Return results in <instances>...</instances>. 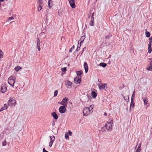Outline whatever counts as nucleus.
<instances>
[{"mask_svg": "<svg viewBox=\"0 0 152 152\" xmlns=\"http://www.w3.org/2000/svg\"><path fill=\"white\" fill-rule=\"evenodd\" d=\"M93 108V106L92 105H90V107H84L83 109V115L85 116H88L91 113L93 112L92 110Z\"/></svg>", "mask_w": 152, "mask_h": 152, "instance_id": "obj_1", "label": "nucleus"}, {"mask_svg": "<svg viewBox=\"0 0 152 152\" xmlns=\"http://www.w3.org/2000/svg\"><path fill=\"white\" fill-rule=\"evenodd\" d=\"M113 121L111 120L109 121H108L106 123V125L103 126L102 129V131L103 132L105 131V129L106 128L107 130L108 131L113 126Z\"/></svg>", "mask_w": 152, "mask_h": 152, "instance_id": "obj_2", "label": "nucleus"}, {"mask_svg": "<svg viewBox=\"0 0 152 152\" xmlns=\"http://www.w3.org/2000/svg\"><path fill=\"white\" fill-rule=\"evenodd\" d=\"M16 78L15 77L10 76L9 77L8 79V83L12 87H13L14 86V84L15 83V80Z\"/></svg>", "mask_w": 152, "mask_h": 152, "instance_id": "obj_3", "label": "nucleus"}, {"mask_svg": "<svg viewBox=\"0 0 152 152\" xmlns=\"http://www.w3.org/2000/svg\"><path fill=\"white\" fill-rule=\"evenodd\" d=\"M8 105L10 106H14L16 104L15 99L13 98H10L8 102Z\"/></svg>", "mask_w": 152, "mask_h": 152, "instance_id": "obj_4", "label": "nucleus"}, {"mask_svg": "<svg viewBox=\"0 0 152 152\" xmlns=\"http://www.w3.org/2000/svg\"><path fill=\"white\" fill-rule=\"evenodd\" d=\"M49 137L50 139V141L49 143V145L50 147L52 146L55 140V137L54 136H50Z\"/></svg>", "mask_w": 152, "mask_h": 152, "instance_id": "obj_5", "label": "nucleus"}, {"mask_svg": "<svg viewBox=\"0 0 152 152\" xmlns=\"http://www.w3.org/2000/svg\"><path fill=\"white\" fill-rule=\"evenodd\" d=\"M7 86L6 84H2L1 88V91L2 93L5 92L7 90Z\"/></svg>", "mask_w": 152, "mask_h": 152, "instance_id": "obj_6", "label": "nucleus"}, {"mask_svg": "<svg viewBox=\"0 0 152 152\" xmlns=\"http://www.w3.org/2000/svg\"><path fill=\"white\" fill-rule=\"evenodd\" d=\"M66 108L65 106H61L59 108V111L61 113H63L65 112Z\"/></svg>", "mask_w": 152, "mask_h": 152, "instance_id": "obj_7", "label": "nucleus"}, {"mask_svg": "<svg viewBox=\"0 0 152 152\" xmlns=\"http://www.w3.org/2000/svg\"><path fill=\"white\" fill-rule=\"evenodd\" d=\"M68 1L71 7L72 8H75L76 5L75 3V0H68Z\"/></svg>", "mask_w": 152, "mask_h": 152, "instance_id": "obj_8", "label": "nucleus"}, {"mask_svg": "<svg viewBox=\"0 0 152 152\" xmlns=\"http://www.w3.org/2000/svg\"><path fill=\"white\" fill-rule=\"evenodd\" d=\"M81 77L80 76H77L74 79V82L76 84H79L80 83Z\"/></svg>", "mask_w": 152, "mask_h": 152, "instance_id": "obj_9", "label": "nucleus"}, {"mask_svg": "<svg viewBox=\"0 0 152 152\" xmlns=\"http://www.w3.org/2000/svg\"><path fill=\"white\" fill-rule=\"evenodd\" d=\"M65 84L67 88H72V83L71 82L67 81L66 82Z\"/></svg>", "mask_w": 152, "mask_h": 152, "instance_id": "obj_10", "label": "nucleus"}, {"mask_svg": "<svg viewBox=\"0 0 152 152\" xmlns=\"http://www.w3.org/2000/svg\"><path fill=\"white\" fill-rule=\"evenodd\" d=\"M107 85L106 84L104 83L102 84H99L98 86L100 89H104Z\"/></svg>", "mask_w": 152, "mask_h": 152, "instance_id": "obj_11", "label": "nucleus"}, {"mask_svg": "<svg viewBox=\"0 0 152 152\" xmlns=\"http://www.w3.org/2000/svg\"><path fill=\"white\" fill-rule=\"evenodd\" d=\"M84 67L85 70V72L86 73L88 71V65L87 63L86 62H85L84 63Z\"/></svg>", "mask_w": 152, "mask_h": 152, "instance_id": "obj_12", "label": "nucleus"}, {"mask_svg": "<svg viewBox=\"0 0 152 152\" xmlns=\"http://www.w3.org/2000/svg\"><path fill=\"white\" fill-rule=\"evenodd\" d=\"M85 36L84 35L81 37L80 40H79L78 43V47L79 45V43H81L83 42L84 39L85 38Z\"/></svg>", "mask_w": 152, "mask_h": 152, "instance_id": "obj_13", "label": "nucleus"}, {"mask_svg": "<svg viewBox=\"0 0 152 152\" xmlns=\"http://www.w3.org/2000/svg\"><path fill=\"white\" fill-rule=\"evenodd\" d=\"M51 115L53 116V118L56 120H57L58 119V116L56 114V113L55 112H53L51 113Z\"/></svg>", "mask_w": 152, "mask_h": 152, "instance_id": "obj_14", "label": "nucleus"}, {"mask_svg": "<svg viewBox=\"0 0 152 152\" xmlns=\"http://www.w3.org/2000/svg\"><path fill=\"white\" fill-rule=\"evenodd\" d=\"M53 1H48V7L49 9L51 8L53 6Z\"/></svg>", "mask_w": 152, "mask_h": 152, "instance_id": "obj_15", "label": "nucleus"}, {"mask_svg": "<svg viewBox=\"0 0 152 152\" xmlns=\"http://www.w3.org/2000/svg\"><path fill=\"white\" fill-rule=\"evenodd\" d=\"M134 103L133 99L132 98H131V102L130 103V108H131V107H133L134 106Z\"/></svg>", "mask_w": 152, "mask_h": 152, "instance_id": "obj_16", "label": "nucleus"}, {"mask_svg": "<svg viewBox=\"0 0 152 152\" xmlns=\"http://www.w3.org/2000/svg\"><path fill=\"white\" fill-rule=\"evenodd\" d=\"M8 108L7 105L6 104H4V106L2 107L0 111H3Z\"/></svg>", "mask_w": 152, "mask_h": 152, "instance_id": "obj_17", "label": "nucleus"}, {"mask_svg": "<svg viewBox=\"0 0 152 152\" xmlns=\"http://www.w3.org/2000/svg\"><path fill=\"white\" fill-rule=\"evenodd\" d=\"M43 4H38V6L37 7L38 11H39L42 9V7H43Z\"/></svg>", "mask_w": 152, "mask_h": 152, "instance_id": "obj_18", "label": "nucleus"}, {"mask_svg": "<svg viewBox=\"0 0 152 152\" xmlns=\"http://www.w3.org/2000/svg\"><path fill=\"white\" fill-rule=\"evenodd\" d=\"M91 95L93 97L95 98L97 96V94L95 91H93L92 92Z\"/></svg>", "mask_w": 152, "mask_h": 152, "instance_id": "obj_19", "label": "nucleus"}, {"mask_svg": "<svg viewBox=\"0 0 152 152\" xmlns=\"http://www.w3.org/2000/svg\"><path fill=\"white\" fill-rule=\"evenodd\" d=\"M22 68L20 66H18L15 68V69L16 71H19L20 69H21Z\"/></svg>", "mask_w": 152, "mask_h": 152, "instance_id": "obj_20", "label": "nucleus"}, {"mask_svg": "<svg viewBox=\"0 0 152 152\" xmlns=\"http://www.w3.org/2000/svg\"><path fill=\"white\" fill-rule=\"evenodd\" d=\"M99 65L101 66H102L104 68L106 67L107 64L104 63H101L99 64Z\"/></svg>", "mask_w": 152, "mask_h": 152, "instance_id": "obj_21", "label": "nucleus"}, {"mask_svg": "<svg viewBox=\"0 0 152 152\" xmlns=\"http://www.w3.org/2000/svg\"><path fill=\"white\" fill-rule=\"evenodd\" d=\"M146 37H149L150 36V33L147 31L146 30L145 31V32Z\"/></svg>", "mask_w": 152, "mask_h": 152, "instance_id": "obj_22", "label": "nucleus"}, {"mask_svg": "<svg viewBox=\"0 0 152 152\" xmlns=\"http://www.w3.org/2000/svg\"><path fill=\"white\" fill-rule=\"evenodd\" d=\"M140 147H141V145L140 144L138 146L135 152H140V151H141Z\"/></svg>", "mask_w": 152, "mask_h": 152, "instance_id": "obj_23", "label": "nucleus"}, {"mask_svg": "<svg viewBox=\"0 0 152 152\" xmlns=\"http://www.w3.org/2000/svg\"><path fill=\"white\" fill-rule=\"evenodd\" d=\"M76 74L77 76H80L82 75V72L81 71H77L76 72Z\"/></svg>", "mask_w": 152, "mask_h": 152, "instance_id": "obj_24", "label": "nucleus"}, {"mask_svg": "<svg viewBox=\"0 0 152 152\" xmlns=\"http://www.w3.org/2000/svg\"><path fill=\"white\" fill-rule=\"evenodd\" d=\"M68 99L66 97H65L63 99L62 101H64V102H65V103L66 104L67 102L68 101Z\"/></svg>", "mask_w": 152, "mask_h": 152, "instance_id": "obj_25", "label": "nucleus"}, {"mask_svg": "<svg viewBox=\"0 0 152 152\" xmlns=\"http://www.w3.org/2000/svg\"><path fill=\"white\" fill-rule=\"evenodd\" d=\"M146 69L150 71H152V66L150 65Z\"/></svg>", "mask_w": 152, "mask_h": 152, "instance_id": "obj_26", "label": "nucleus"}, {"mask_svg": "<svg viewBox=\"0 0 152 152\" xmlns=\"http://www.w3.org/2000/svg\"><path fill=\"white\" fill-rule=\"evenodd\" d=\"M3 57V53L2 50L0 49V58H2Z\"/></svg>", "mask_w": 152, "mask_h": 152, "instance_id": "obj_27", "label": "nucleus"}, {"mask_svg": "<svg viewBox=\"0 0 152 152\" xmlns=\"http://www.w3.org/2000/svg\"><path fill=\"white\" fill-rule=\"evenodd\" d=\"M143 102H144V103L145 105L147 104L148 102V101L147 99H143Z\"/></svg>", "mask_w": 152, "mask_h": 152, "instance_id": "obj_28", "label": "nucleus"}, {"mask_svg": "<svg viewBox=\"0 0 152 152\" xmlns=\"http://www.w3.org/2000/svg\"><path fill=\"white\" fill-rule=\"evenodd\" d=\"M7 141L6 139H5L4 141L2 142V145L3 146H5L6 145Z\"/></svg>", "mask_w": 152, "mask_h": 152, "instance_id": "obj_29", "label": "nucleus"}, {"mask_svg": "<svg viewBox=\"0 0 152 152\" xmlns=\"http://www.w3.org/2000/svg\"><path fill=\"white\" fill-rule=\"evenodd\" d=\"M58 103L60 104H61L63 105V106H65V105L66 104H66L65 103V102H64L62 100V101L61 102H58Z\"/></svg>", "mask_w": 152, "mask_h": 152, "instance_id": "obj_30", "label": "nucleus"}, {"mask_svg": "<svg viewBox=\"0 0 152 152\" xmlns=\"http://www.w3.org/2000/svg\"><path fill=\"white\" fill-rule=\"evenodd\" d=\"M38 3L40 4H43V0H38Z\"/></svg>", "mask_w": 152, "mask_h": 152, "instance_id": "obj_31", "label": "nucleus"}, {"mask_svg": "<svg viewBox=\"0 0 152 152\" xmlns=\"http://www.w3.org/2000/svg\"><path fill=\"white\" fill-rule=\"evenodd\" d=\"M152 51V49L151 47H148V53H151Z\"/></svg>", "mask_w": 152, "mask_h": 152, "instance_id": "obj_32", "label": "nucleus"}, {"mask_svg": "<svg viewBox=\"0 0 152 152\" xmlns=\"http://www.w3.org/2000/svg\"><path fill=\"white\" fill-rule=\"evenodd\" d=\"M58 91L57 90H56L54 93V96L55 97L57 96L58 94Z\"/></svg>", "mask_w": 152, "mask_h": 152, "instance_id": "obj_33", "label": "nucleus"}, {"mask_svg": "<svg viewBox=\"0 0 152 152\" xmlns=\"http://www.w3.org/2000/svg\"><path fill=\"white\" fill-rule=\"evenodd\" d=\"M14 17H13L12 16L11 17H9V18L7 20V21L8 22H9V21H10V20H11L13 19H14Z\"/></svg>", "mask_w": 152, "mask_h": 152, "instance_id": "obj_34", "label": "nucleus"}, {"mask_svg": "<svg viewBox=\"0 0 152 152\" xmlns=\"http://www.w3.org/2000/svg\"><path fill=\"white\" fill-rule=\"evenodd\" d=\"M94 21H91L89 23V25L90 26H93L94 25Z\"/></svg>", "mask_w": 152, "mask_h": 152, "instance_id": "obj_35", "label": "nucleus"}, {"mask_svg": "<svg viewBox=\"0 0 152 152\" xmlns=\"http://www.w3.org/2000/svg\"><path fill=\"white\" fill-rule=\"evenodd\" d=\"M66 67H64L61 68V70L63 72L66 71Z\"/></svg>", "mask_w": 152, "mask_h": 152, "instance_id": "obj_36", "label": "nucleus"}, {"mask_svg": "<svg viewBox=\"0 0 152 152\" xmlns=\"http://www.w3.org/2000/svg\"><path fill=\"white\" fill-rule=\"evenodd\" d=\"M68 134L67 133H66L65 134V137L66 139L69 137Z\"/></svg>", "mask_w": 152, "mask_h": 152, "instance_id": "obj_37", "label": "nucleus"}, {"mask_svg": "<svg viewBox=\"0 0 152 152\" xmlns=\"http://www.w3.org/2000/svg\"><path fill=\"white\" fill-rule=\"evenodd\" d=\"M149 42H152V36L149 38Z\"/></svg>", "mask_w": 152, "mask_h": 152, "instance_id": "obj_38", "label": "nucleus"}, {"mask_svg": "<svg viewBox=\"0 0 152 152\" xmlns=\"http://www.w3.org/2000/svg\"><path fill=\"white\" fill-rule=\"evenodd\" d=\"M111 36H112V35L111 34V35L106 36L105 37V38L106 39H109L110 38V37Z\"/></svg>", "mask_w": 152, "mask_h": 152, "instance_id": "obj_39", "label": "nucleus"}, {"mask_svg": "<svg viewBox=\"0 0 152 152\" xmlns=\"http://www.w3.org/2000/svg\"><path fill=\"white\" fill-rule=\"evenodd\" d=\"M68 132H69L68 135H69V136H71L72 134V132L69 130L68 131Z\"/></svg>", "mask_w": 152, "mask_h": 152, "instance_id": "obj_40", "label": "nucleus"}, {"mask_svg": "<svg viewBox=\"0 0 152 152\" xmlns=\"http://www.w3.org/2000/svg\"><path fill=\"white\" fill-rule=\"evenodd\" d=\"M37 43H40V40L39 38H37Z\"/></svg>", "mask_w": 152, "mask_h": 152, "instance_id": "obj_41", "label": "nucleus"}, {"mask_svg": "<svg viewBox=\"0 0 152 152\" xmlns=\"http://www.w3.org/2000/svg\"><path fill=\"white\" fill-rule=\"evenodd\" d=\"M43 152H49L45 149V148H43Z\"/></svg>", "mask_w": 152, "mask_h": 152, "instance_id": "obj_42", "label": "nucleus"}, {"mask_svg": "<svg viewBox=\"0 0 152 152\" xmlns=\"http://www.w3.org/2000/svg\"><path fill=\"white\" fill-rule=\"evenodd\" d=\"M94 17H91V21H94Z\"/></svg>", "mask_w": 152, "mask_h": 152, "instance_id": "obj_43", "label": "nucleus"}, {"mask_svg": "<svg viewBox=\"0 0 152 152\" xmlns=\"http://www.w3.org/2000/svg\"><path fill=\"white\" fill-rule=\"evenodd\" d=\"M151 43L149 42V44H148V47H151Z\"/></svg>", "mask_w": 152, "mask_h": 152, "instance_id": "obj_44", "label": "nucleus"}, {"mask_svg": "<svg viewBox=\"0 0 152 152\" xmlns=\"http://www.w3.org/2000/svg\"><path fill=\"white\" fill-rule=\"evenodd\" d=\"M134 96V93H133V94H132L131 98H132L133 99V96Z\"/></svg>", "mask_w": 152, "mask_h": 152, "instance_id": "obj_45", "label": "nucleus"}, {"mask_svg": "<svg viewBox=\"0 0 152 152\" xmlns=\"http://www.w3.org/2000/svg\"><path fill=\"white\" fill-rule=\"evenodd\" d=\"M37 48H38V50L39 51H40V46H39V47H37Z\"/></svg>", "mask_w": 152, "mask_h": 152, "instance_id": "obj_46", "label": "nucleus"}, {"mask_svg": "<svg viewBox=\"0 0 152 152\" xmlns=\"http://www.w3.org/2000/svg\"><path fill=\"white\" fill-rule=\"evenodd\" d=\"M40 46V43H37V47Z\"/></svg>", "mask_w": 152, "mask_h": 152, "instance_id": "obj_47", "label": "nucleus"}, {"mask_svg": "<svg viewBox=\"0 0 152 152\" xmlns=\"http://www.w3.org/2000/svg\"><path fill=\"white\" fill-rule=\"evenodd\" d=\"M94 12H93V13L92 14V15H91V17H94Z\"/></svg>", "mask_w": 152, "mask_h": 152, "instance_id": "obj_48", "label": "nucleus"}, {"mask_svg": "<svg viewBox=\"0 0 152 152\" xmlns=\"http://www.w3.org/2000/svg\"><path fill=\"white\" fill-rule=\"evenodd\" d=\"M3 136H0V140L2 139L3 138Z\"/></svg>", "mask_w": 152, "mask_h": 152, "instance_id": "obj_49", "label": "nucleus"}, {"mask_svg": "<svg viewBox=\"0 0 152 152\" xmlns=\"http://www.w3.org/2000/svg\"><path fill=\"white\" fill-rule=\"evenodd\" d=\"M150 65L152 66V61H150Z\"/></svg>", "mask_w": 152, "mask_h": 152, "instance_id": "obj_50", "label": "nucleus"}, {"mask_svg": "<svg viewBox=\"0 0 152 152\" xmlns=\"http://www.w3.org/2000/svg\"><path fill=\"white\" fill-rule=\"evenodd\" d=\"M81 43H80V44H79V45L78 47H79V48H80V47L81 46Z\"/></svg>", "mask_w": 152, "mask_h": 152, "instance_id": "obj_51", "label": "nucleus"}, {"mask_svg": "<svg viewBox=\"0 0 152 152\" xmlns=\"http://www.w3.org/2000/svg\"><path fill=\"white\" fill-rule=\"evenodd\" d=\"M5 0H0V1L1 2H3Z\"/></svg>", "mask_w": 152, "mask_h": 152, "instance_id": "obj_52", "label": "nucleus"}, {"mask_svg": "<svg viewBox=\"0 0 152 152\" xmlns=\"http://www.w3.org/2000/svg\"><path fill=\"white\" fill-rule=\"evenodd\" d=\"M72 48H71L69 50V52H72Z\"/></svg>", "mask_w": 152, "mask_h": 152, "instance_id": "obj_53", "label": "nucleus"}, {"mask_svg": "<svg viewBox=\"0 0 152 152\" xmlns=\"http://www.w3.org/2000/svg\"><path fill=\"white\" fill-rule=\"evenodd\" d=\"M90 16H91V14L89 13V15H88V17H89V18H90Z\"/></svg>", "mask_w": 152, "mask_h": 152, "instance_id": "obj_54", "label": "nucleus"}, {"mask_svg": "<svg viewBox=\"0 0 152 152\" xmlns=\"http://www.w3.org/2000/svg\"><path fill=\"white\" fill-rule=\"evenodd\" d=\"M149 59L150 60V61H152V58H150Z\"/></svg>", "mask_w": 152, "mask_h": 152, "instance_id": "obj_55", "label": "nucleus"}, {"mask_svg": "<svg viewBox=\"0 0 152 152\" xmlns=\"http://www.w3.org/2000/svg\"><path fill=\"white\" fill-rule=\"evenodd\" d=\"M104 115H105V116H106L107 115V114L106 113H105L104 114Z\"/></svg>", "mask_w": 152, "mask_h": 152, "instance_id": "obj_56", "label": "nucleus"}, {"mask_svg": "<svg viewBox=\"0 0 152 152\" xmlns=\"http://www.w3.org/2000/svg\"><path fill=\"white\" fill-rule=\"evenodd\" d=\"M52 0H48V1H52Z\"/></svg>", "mask_w": 152, "mask_h": 152, "instance_id": "obj_57", "label": "nucleus"}, {"mask_svg": "<svg viewBox=\"0 0 152 152\" xmlns=\"http://www.w3.org/2000/svg\"><path fill=\"white\" fill-rule=\"evenodd\" d=\"M74 48V46H73L72 47V48Z\"/></svg>", "mask_w": 152, "mask_h": 152, "instance_id": "obj_58", "label": "nucleus"}, {"mask_svg": "<svg viewBox=\"0 0 152 152\" xmlns=\"http://www.w3.org/2000/svg\"><path fill=\"white\" fill-rule=\"evenodd\" d=\"M0 110H1V109ZM0 111V112L1 111Z\"/></svg>", "mask_w": 152, "mask_h": 152, "instance_id": "obj_59", "label": "nucleus"}]
</instances>
